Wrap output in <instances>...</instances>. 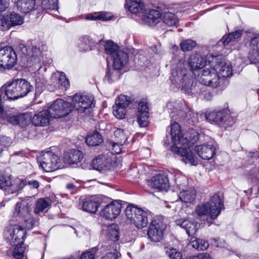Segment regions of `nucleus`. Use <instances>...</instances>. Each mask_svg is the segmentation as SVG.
<instances>
[{"instance_id": "f257e3e1", "label": "nucleus", "mask_w": 259, "mask_h": 259, "mask_svg": "<svg viewBox=\"0 0 259 259\" xmlns=\"http://www.w3.org/2000/svg\"><path fill=\"white\" fill-rule=\"evenodd\" d=\"M170 130L171 140L174 144L171 146V150L182 157V160L185 163L196 165L197 161L190 151V147L198 140V133L191 128L182 136L180 126L177 122L171 124Z\"/></svg>"}, {"instance_id": "f03ea898", "label": "nucleus", "mask_w": 259, "mask_h": 259, "mask_svg": "<svg viewBox=\"0 0 259 259\" xmlns=\"http://www.w3.org/2000/svg\"><path fill=\"white\" fill-rule=\"evenodd\" d=\"M33 87L25 79H16L6 84L0 90V114L3 113L2 96L4 92L9 100H17L26 96L32 91Z\"/></svg>"}, {"instance_id": "7ed1b4c3", "label": "nucleus", "mask_w": 259, "mask_h": 259, "mask_svg": "<svg viewBox=\"0 0 259 259\" xmlns=\"http://www.w3.org/2000/svg\"><path fill=\"white\" fill-rule=\"evenodd\" d=\"M187 63L185 59H180L171 71L170 80L178 88H182L188 94L193 93V81L186 68Z\"/></svg>"}, {"instance_id": "20e7f679", "label": "nucleus", "mask_w": 259, "mask_h": 259, "mask_svg": "<svg viewBox=\"0 0 259 259\" xmlns=\"http://www.w3.org/2000/svg\"><path fill=\"white\" fill-rule=\"evenodd\" d=\"M218 194H214L211 198L210 202L197 205L195 208V213L198 217L209 215L212 220L215 219L220 213L223 207Z\"/></svg>"}, {"instance_id": "39448f33", "label": "nucleus", "mask_w": 259, "mask_h": 259, "mask_svg": "<svg viewBox=\"0 0 259 259\" xmlns=\"http://www.w3.org/2000/svg\"><path fill=\"white\" fill-rule=\"evenodd\" d=\"M125 215L137 228L147 226L148 223L147 213L141 208L128 205L125 210Z\"/></svg>"}, {"instance_id": "423d86ee", "label": "nucleus", "mask_w": 259, "mask_h": 259, "mask_svg": "<svg viewBox=\"0 0 259 259\" xmlns=\"http://www.w3.org/2000/svg\"><path fill=\"white\" fill-rule=\"evenodd\" d=\"M205 117L207 120L222 126L225 128L232 126L235 123V119L227 110L213 111L207 112Z\"/></svg>"}, {"instance_id": "0eeeda50", "label": "nucleus", "mask_w": 259, "mask_h": 259, "mask_svg": "<svg viewBox=\"0 0 259 259\" xmlns=\"http://www.w3.org/2000/svg\"><path fill=\"white\" fill-rule=\"evenodd\" d=\"M4 236L6 241L11 245H18L23 243L26 231L20 225H10L5 229Z\"/></svg>"}, {"instance_id": "6e6552de", "label": "nucleus", "mask_w": 259, "mask_h": 259, "mask_svg": "<svg viewBox=\"0 0 259 259\" xmlns=\"http://www.w3.org/2000/svg\"><path fill=\"white\" fill-rule=\"evenodd\" d=\"M39 166L46 172H52L60 167L58 156L51 151L41 152L38 157Z\"/></svg>"}, {"instance_id": "1a4fd4ad", "label": "nucleus", "mask_w": 259, "mask_h": 259, "mask_svg": "<svg viewBox=\"0 0 259 259\" xmlns=\"http://www.w3.org/2000/svg\"><path fill=\"white\" fill-rule=\"evenodd\" d=\"M40 44H37V42H34L31 44V47H29V49H30L28 52L27 49L25 46L21 44L19 45V47L22 50V53L24 54H26L28 57V61L27 65L28 67H31L34 65L37 66L38 68L40 67V62L41 61V51L39 48Z\"/></svg>"}, {"instance_id": "9d476101", "label": "nucleus", "mask_w": 259, "mask_h": 259, "mask_svg": "<svg viewBox=\"0 0 259 259\" xmlns=\"http://www.w3.org/2000/svg\"><path fill=\"white\" fill-rule=\"evenodd\" d=\"M223 80L220 78L214 67L203 69L198 75V81L200 83L212 88L219 86Z\"/></svg>"}, {"instance_id": "9b49d317", "label": "nucleus", "mask_w": 259, "mask_h": 259, "mask_svg": "<svg viewBox=\"0 0 259 259\" xmlns=\"http://www.w3.org/2000/svg\"><path fill=\"white\" fill-rule=\"evenodd\" d=\"M70 104L62 99H57L48 109L52 118H61L67 115L72 110Z\"/></svg>"}, {"instance_id": "f8f14e48", "label": "nucleus", "mask_w": 259, "mask_h": 259, "mask_svg": "<svg viewBox=\"0 0 259 259\" xmlns=\"http://www.w3.org/2000/svg\"><path fill=\"white\" fill-rule=\"evenodd\" d=\"M17 55L15 51L11 47H5L0 49V66L4 68L10 69L16 63Z\"/></svg>"}, {"instance_id": "ddd939ff", "label": "nucleus", "mask_w": 259, "mask_h": 259, "mask_svg": "<svg viewBox=\"0 0 259 259\" xmlns=\"http://www.w3.org/2000/svg\"><path fill=\"white\" fill-rule=\"evenodd\" d=\"M94 99L92 95L76 94L72 99L73 108L79 113H83L86 109L92 107Z\"/></svg>"}, {"instance_id": "4468645a", "label": "nucleus", "mask_w": 259, "mask_h": 259, "mask_svg": "<svg viewBox=\"0 0 259 259\" xmlns=\"http://www.w3.org/2000/svg\"><path fill=\"white\" fill-rule=\"evenodd\" d=\"M30 212L31 208L28 203L26 201H21L16 203L12 218L14 221L23 223L29 217Z\"/></svg>"}, {"instance_id": "2eb2a0df", "label": "nucleus", "mask_w": 259, "mask_h": 259, "mask_svg": "<svg viewBox=\"0 0 259 259\" xmlns=\"http://www.w3.org/2000/svg\"><path fill=\"white\" fill-rule=\"evenodd\" d=\"M112 153L107 152L99 155L92 161V167L99 171H105L111 168L112 164Z\"/></svg>"}, {"instance_id": "dca6fc26", "label": "nucleus", "mask_w": 259, "mask_h": 259, "mask_svg": "<svg viewBox=\"0 0 259 259\" xmlns=\"http://www.w3.org/2000/svg\"><path fill=\"white\" fill-rule=\"evenodd\" d=\"M121 204L119 200H116L107 204L100 211V216L110 220L115 219L120 214Z\"/></svg>"}, {"instance_id": "f3484780", "label": "nucleus", "mask_w": 259, "mask_h": 259, "mask_svg": "<svg viewBox=\"0 0 259 259\" xmlns=\"http://www.w3.org/2000/svg\"><path fill=\"white\" fill-rule=\"evenodd\" d=\"M167 109L169 110L168 112L170 113V116L172 118H174L175 119H177L176 116H178L180 118L184 117L186 119L189 124H195L198 122V115L197 113H194L191 111H189L187 113L186 116H184L183 112L180 110H178V108L175 107L172 103H168L167 104Z\"/></svg>"}, {"instance_id": "a211bd4d", "label": "nucleus", "mask_w": 259, "mask_h": 259, "mask_svg": "<svg viewBox=\"0 0 259 259\" xmlns=\"http://www.w3.org/2000/svg\"><path fill=\"white\" fill-rule=\"evenodd\" d=\"M148 185L159 190H166L169 186L167 176L164 173H159L152 177L148 182Z\"/></svg>"}, {"instance_id": "6ab92c4d", "label": "nucleus", "mask_w": 259, "mask_h": 259, "mask_svg": "<svg viewBox=\"0 0 259 259\" xmlns=\"http://www.w3.org/2000/svg\"><path fill=\"white\" fill-rule=\"evenodd\" d=\"M164 227L162 223L152 222L149 226L147 235L149 239L154 242L161 240L163 237Z\"/></svg>"}, {"instance_id": "aec40b11", "label": "nucleus", "mask_w": 259, "mask_h": 259, "mask_svg": "<svg viewBox=\"0 0 259 259\" xmlns=\"http://www.w3.org/2000/svg\"><path fill=\"white\" fill-rule=\"evenodd\" d=\"M161 13L158 10L148 9L144 11L142 15L143 23L148 26H154L159 22Z\"/></svg>"}, {"instance_id": "412c9836", "label": "nucleus", "mask_w": 259, "mask_h": 259, "mask_svg": "<svg viewBox=\"0 0 259 259\" xmlns=\"http://www.w3.org/2000/svg\"><path fill=\"white\" fill-rule=\"evenodd\" d=\"M101 204V201L96 196H92L82 200V207L84 211L90 213L96 212Z\"/></svg>"}, {"instance_id": "4be33fe9", "label": "nucleus", "mask_w": 259, "mask_h": 259, "mask_svg": "<svg viewBox=\"0 0 259 259\" xmlns=\"http://www.w3.org/2000/svg\"><path fill=\"white\" fill-rule=\"evenodd\" d=\"M195 151L197 154L205 160L211 159L215 154V148L209 145H203L196 146Z\"/></svg>"}, {"instance_id": "5701e85b", "label": "nucleus", "mask_w": 259, "mask_h": 259, "mask_svg": "<svg viewBox=\"0 0 259 259\" xmlns=\"http://www.w3.org/2000/svg\"><path fill=\"white\" fill-rule=\"evenodd\" d=\"M249 47L253 54H248V59L251 63L255 64L258 61L256 57L259 56V34H255L250 38Z\"/></svg>"}, {"instance_id": "b1692460", "label": "nucleus", "mask_w": 259, "mask_h": 259, "mask_svg": "<svg viewBox=\"0 0 259 259\" xmlns=\"http://www.w3.org/2000/svg\"><path fill=\"white\" fill-rule=\"evenodd\" d=\"M176 224L185 229L189 236L194 235L198 230L197 223L189 220L180 219L176 221Z\"/></svg>"}, {"instance_id": "393cba45", "label": "nucleus", "mask_w": 259, "mask_h": 259, "mask_svg": "<svg viewBox=\"0 0 259 259\" xmlns=\"http://www.w3.org/2000/svg\"><path fill=\"white\" fill-rule=\"evenodd\" d=\"M113 59V66L116 69H122L128 61V56L126 52L120 50L111 57Z\"/></svg>"}, {"instance_id": "a878e982", "label": "nucleus", "mask_w": 259, "mask_h": 259, "mask_svg": "<svg viewBox=\"0 0 259 259\" xmlns=\"http://www.w3.org/2000/svg\"><path fill=\"white\" fill-rule=\"evenodd\" d=\"M50 118L48 110H43L34 115L32 123L35 126H45L49 123Z\"/></svg>"}, {"instance_id": "bb28decb", "label": "nucleus", "mask_w": 259, "mask_h": 259, "mask_svg": "<svg viewBox=\"0 0 259 259\" xmlns=\"http://www.w3.org/2000/svg\"><path fill=\"white\" fill-rule=\"evenodd\" d=\"M83 158V154L81 151L76 149H72L66 152L64 156V160L69 164L77 163Z\"/></svg>"}, {"instance_id": "cd10ccee", "label": "nucleus", "mask_w": 259, "mask_h": 259, "mask_svg": "<svg viewBox=\"0 0 259 259\" xmlns=\"http://www.w3.org/2000/svg\"><path fill=\"white\" fill-rule=\"evenodd\" d=\"M3 110H4L3 109ZM24 120L25 115L24 114L19 115H4V111H3V113L0 114V123H5V121H7L8 122L13 125H17L19 123H23Z\"/></svg>"}, {"instance_id": "c85d7f7f", "label": "nucleus", "mask_w": 259, "mask_h": 259, "mask_svg": "<svg viewBox=\"0 0 259 259\" xmlns=\"http://www.w3.org/2000/svg\"><path fill=\"white\" fill-rule=\"evenodd\" d=\"M220 78L229 77L232 75V67L230 62H221L214 67Z\"/></svg>"}, {"instance_id": "c756f323", "label": "nucleus", "mask_w": 259, "mask_h": 259, "mask_svg": "<svg viewBox=\"0 0 259 259\" xmlns=\"http://www.w3.org/2000/svg\"><path fill=\"white\" fill-rule=\"evenodd\" d=\"M206 62L205 57L199 54H193L189 59V64L192 70L203 68Z\"/></svg>"}, {"instance_id": "7c9ffc66", "label": "nucleus", "mask_w": 259, "mask_h": 259, "mask_svg": "<svg viewBox=\"0 0 259 259\" xmlns=\"http://www.w3.org/2000/svg\"><path fill=\"white\" fill-rule=\"evenodd\" d=\"M0 189L8 191V193H14L19 189L16 184H12L10 179L0 175Z\"/></svg>"}, {"instance_id": "2f4dec72", "label": "nucleus", "mask_w": 259, "mask_h": 259, "mask_svg": "<svg viewBox=\"0 0 259 259\" xmlns=\"http://www.w3.org/2000/svg\"><path fill=\"white\" fill-rule=\"evenodd\" d=\"M35 6V0H18L17 7L22 13H27L32 11Z\"/></svg>"}, {"instance_id": "473e14b6", "label": "nucleus", "mask_w": 259, "mask_h": 259, "mask_svg": "<svg viewBox=\"0 0 259 259\" xmlns=\"http://www.w3.org/2000/svg\"><path fill=\"white\" fill-rule=\"evenodd\" d=\"M180 199L185 203H191L196 198V191L193 188L188 190H182L179 195Z\"/></svg>"}, {"instance_id": "72a5a7b5", "label": "nucleus", "mask_w": 259, "mask_h": 259, "mask_svg": "<svg viewBox=\"0 0 259 259\" xmlns=\"http://www.w3.org/2000/svg\"><path fill=\"white\" fill-rule=\"evenodd\" d=\"M52 200L48 197L38 199L36 202L34 212L35 214H37L43 211L45 209L49 208L52 205Z\"/></svg>"}, {"instance_id": "f704fd0d", "label": "nucleus", "mask_w": 259, "mask_h": 259, "mask_svg": "<svg viewBox=\"0 0 259 259\" xmlns=\"http://www.w3.org/2000/svg\"><path fill=\"white\" fill-rule=\"evenodd\" d=\"M112 15L109 13L99 12L88 14L85 16L88 20H102L108 21L111 19Z\"/></svg>"}, {"instance_id": "c9c22d12", "label": "nucleus", "mask_w": 259, "mask_h": 259, "mask_svg": "<svg viewBox=\"0 0 259 259\" xmlns=\"http://www.w3.org/2000/svg\"><path fill=\"white\" fill-rule=\"evenodd\" d=\"M128 9L133 14H138L145 9V5L141 0H129Z\"/></svg>"}, {"instance_id": "e433bc0d", "label": "nucleus", "mask_w": 259, "mask_h": 259, "mask_svg": "<svg viewBox=\"0 0 259 259\" xmlns=\"http://www.w3.org/2000/svg\"><path fill=\"white\" fill-rule=\"evenodd\" d=\"M161 17L163 22L169 26H176L178 22L177 16L173 13L169 11H164L161 14Z\"/></svg>"}, {"instance_id": "4c0bfd02", "label": "nucleus", "mask_w": 259, "mask_h": 259, "mask_svg": "<svg viewBox=\"0 0 259 259\" xmlns=\"http://www.w3.org/2000/svg\"><path fill=\"white\" fill-rule=\"evenodd\" d=\"M102 142V136L97 131H94L89 134L86 138V143L91 146H97Z\"/></svg>"}, {"instance_id": "58836bf2", "label": "nucleus", "mask_w": 259, "mask_h": 259, "mask_svg": "<svg viewBox=\"0 0 259 259\" xmlns=\"http://www.w3.org/2000/svg\"><path fill=\"white\" fill-rule=\"evenodd\" d=\"M118 227L115 224H112L109 225L106 229V234L108 237L114 242L119 240Z\"/></svg>"}, {"instance_id": "ea45409f", "label": "nucleus", "mask_w": 259, "mask_h": 259, "mask_svg": "<svg viewBox=\"0 0 259 259\" xmlns=\"http://www.w3.org/2000/svg\"><path fill=\"white\" fill-rule=\"evenodd\" d=\"M121 69H122L115 68L113 66L112 68H109L106 72L105 79H106L109 83L118 80L121 74L120 72Z\"/></svg>"}, {"instance_id": "a19ab883", "label": "nucleus", "mask_w": 259, "mask_h": 259, "mask_svg": "<svg viewBox=\"0 0 259 259\" xmlns=\"http://www.w3.org/2000/svg\"><path fill=\"white\" fill-rule=\"evenodd\" d=\"M93 44V40L89 36H83L80 38L78 47L81 52H86L91 50Z\"/></svg>"}, {"instance_id": "79ce46f5", "label": "nucleus", "mask_w": 259, "mask_h": 259, "mask_svg": "<svg viewBox=\"0 0 259 259\" xmlns=\"http://www.w3.org/2000/svg\"><path fill=\"white\" fill-rule=\"evenodd\" d=\"M114 134L117 140L121 143H125L127 142L131 133L127 130L118 128L114 131Z\"/></svg>"}, {"instance_id": "37998d69", "label": "nucleus", "mask_w": 259, "mask_h": 259, "mask_svg": "<svg viewBox=\"0 0 259 259\" xmlns=\"http://www.w3.org/2000/svg\"><path fill=\"white\" fill-rule=\"evenodd\" d=\"M120 50L118 46L112 41L108 40L106 42L105 45V53L111 56V57H112L116 52H118Z\"/></svg>"}, {"instance_id": "c03bdc74", "label": "nucleus", "mask_w": 259, "mask_h": 259, "mask_svg": "<svg viewBox=\"0 0 259 259\" xmlns=\"http://www.w3.org/2000/svg\"><path fill=\"white\" fill-rule=\"evenodd\" d=\"M242 34V31L237 30L233 32L229 33L228 35L223 36L222 41L224 45H227L229 42L235 41L236 39L238 38Z\"/></svg>"}, {"instance_id": "a18cd8bd", "label": "nucleus", "mask_w": 259, "mask_h": 259, "mask_svg": "<svg viewBox=\"0 0 259 259\" xmlns=\"http://www.w3.org/2000/svg\"><path fill=\"white\" fill-rule=\"evenodd\" d=\"M242 34V31L237 30L233 32L229 33L228 35L223 36L222 41L224 45H227L229 42L235 41L236 39L238 38Z\"/></svg>"}, {"instance_id": "49530a36", "label": "nucleus", "mask_w": 259, "mask_h": 259, "mask_svg": "<svg viewBox=\"0 0 259 259\" xmlns=\"http://www.w3.org/2000/svg\"><path fill=\"white\" fill-rule=\"evenodd\" d=\"M242 34V31L237 30L233 32L229 33L228 35L223 36L222 41L224 45H227L229 42L235 41L236 39L238 38Z\"/></svg>"}, {"instance_id": "de8ad7c7", "label": "nucleus", "mask_w": 259, "mask_h": 259, "mask_svg": "<svg viewBox=\"0 0 259 259\" xmlns=\"http://www.w3.org/2000/svg\"><path fill=\"white\" fill-rule=\"evenodd\" d=\"M9 21L11 27L17 25H20L23 23V18L18 14L15 12L9 14Z\"/></svg>"}, {"instance_id": "09e8293b", "label": "nucleus", "mask_w": 259, "mask_h": 259, "mask_svg": "<svg viewBox=\"0 0 259 259\" xmlns=\"http://www.w3.org/2000/svg\"><path fill=\"white\" fill-rule=\"evenodd\" d=\"M191 244L193 248L197 250H202L206 249L209 246V244L207 241L200 239L192 241Z\"/></svg>"}, {"instance_id": "8fccbe9b", "label": "nucleus", "mask_w": 259, "mask_h": 259, "mask_svg": "<svg viewBox=\"0 0 259 259\" xmlns=\"http://www.w3.org/2000/svg\"><path fill=\"white\" fill-rule=\"evenodd\" d=\"M24 220L23 222L22 223L25 226V227L28 229H32L34 227L37 226L39 224L38 219L37 218H32L31 214H29V217Z\"/></svg>"}, {"instance_id": "3c124183", "label": "nucleus", "mask_w": 259, "mask_h": 259, "mask_svg": "<svg viewBox=\"0 0 259 259\" xmlns=\"http://www.w3.org/2000/svg\"><path fill=\"white\" fill-rule=\"evenodd\" d=\"M113 113L118 119H123L126 114V108L115 104L113 106Z\"/></svg>"}, {"instance_id": "603ef678", "label": "nucleus", "mask_w": 259, "mask_h": 259, "mask_svg": "<svg viewBox=\"0 0 259 259\" xmlns=\"http://www.w3.org/2000/svg\"><path fill=\"white\" fill-rule=\"evenodd\" d=\"M55 76L58 77V83L62 89L66 90L69 87V82L64 73L58 72Z\"/></svg>"}, {"instance_id": "864d4df0", "label": "nucleus", "mask_w": 259, "mask_h": 259, "mask_svg": "<svg viewBox=\"0 0 259 259\" xmlns=\"http://www.w3.org/2000/svg\"><path fill=\"white\" fill-rule=\"evenodd\" d=\"M131 101V97L124 95H120L116 99L115 104L126 108L130 105Z\"/></svg>"}, {"instance_id": "5fc2aeb1", "label": "nucleus", "mask_w": 259, "mask_h": 259, "mask_svg": "<svg viewBox=\"0 0 259 259\" xmlns=\"http://www.w3.org/2000/svg\"><path fill=\"white\" fill-rule=\"evenodd\" d=\"M10 28L9 14L7 15H0V29L4 31Z\"/></svg>"}, {"instance_id": "6e6d98bb", "label": "nucleus", "mask_w": 259, "mask_h": 259, "mask_svg": "<svg viewBox=\"0 0 259 259\" xmlns=\"http://www.w3.org/2000/svg\"><path fill=\"white\" fill-rule=\"evenodd\" d=\"M23 245V243L15 245L16 247L14 248L13 255L15 258L21 259L24 256L23 254L25 251V247L22 246Z\"/></svg>"}, {"instance_id": "4d7b16f0", "label": "nucleus", "mask_w": 259, "mask_h": 259, "mask_svg": "<svg viewBox=\"0 0 259 259\" xmlns=\"http://www.w3.org/2000/svg\"><path fill=\"white\" fill-rule=\"evenodd\" d=\"M196 42L195 41L191 39H187L183 41L181 44L180 47L183 51H188L192 50L196 46Z\"/></svg>"}, {"instance_id": "13d9d810", "label": "nucleus", "mask_w": 259, "mask_h": 259, "mask_svg": "<svg viewBox=\"0 0 259 259\" xmlns=\"http://www.w3.org/2000/svg\"><path fill=\"white\" fill-rule=\"evenodd\" d=\"M57 0H42V7L45 10H55L57 7Z\"/></svg>"}, {"instance_id": "bf43d9fd", "label": "nucleus", "mask_w": 259, "mask_h": 259, "mask_svg": "<svg viewBox=\"0 0 259 259\" xmlns=\"http://www.w3.org/2000/svg\"><path fill=\"white\" fill-rule=\"evenodd\" d=\"M149 115V108L147 102L144 101H140L139 103L137 114Z\"/></svg>"}, {"instance_id": "052dcab7", "label": "nucleus", "mask_w": 259, "mask_h": 259, "mask_svg": "<svg viewBox=\"0 0 259 259\" xmlns=\"http://www.w3.org/2000/svg\"><path fill=\"white\" fill-rule=\"evenodd\" d=\"M137 121L140 127H145L149 124V115L137 114Z\"/></svg>"}, {"instance_id": "680f3d73", "label": "nucleus", "mask_w": 259, "mask_h": 259, "mask_svg": "<svg viewBox=\"0 0 259 259\" xmlns=\"http://www.w3.org/2000/svg\"><path fill=\"white\" fill-rule=\"evenodd\" d=\"M166 254L171 259H178L182 257L181 253L174 248H165Z\"/></svg>"}, {"instance_id": "e2e57ef3", "label": "nucleus", "mask_w": 259, "mask_h": 259, "mask_svg": "<svg viewBox=\"0 0 259 259\" xmlns=\"http://www.w3.org/2000/svg\"><path fill=\"white\" fill-rule=\"evenodd\" d=\"M96 253V250L95 249H92L91 250L82 253L80 259H95Z\"/></svg>"}, {"instance_id": "0e129e2a", "label": "nucleus", "mask_w": 259, "mask_h": 259, "mask_svg": "<svg viewBox=\"0 0 259 259\" xmlns=\"http://www.w3.org/2000/svg\"><path fill=\"white\" fill-rule=\"evenodd\" d=\"M120 255V253L117 249H115L114 252H110L107 253L102 259H118Z\"/></svg>"}, {"instance_id": "69168bd1", "label": "nucleus", "mask_w": 259, "mask_h": 259, "mask_svg": "<svg viewBox=\"0 0 259 259\" xmlns=\"http://www.w3.org/2000/svg\"><path fill=\"white\" fill-rule=\"evenodd\" d=\"M112 152L114 154H119L122 151V143H113L112 144Z\"/></svg>"}, {"instance_id": "338daca9", "label": "nucleus", "mask_w": 259, "mask_h": 259, "mask_svg": "<svg viewBox=\"0 0 259 259\" xmlns=\"http://www.w3.org/2000/svg\"><path fill=\"white\" fill-rule=\"evenodd\" d=\"M190 259H212L209 254L207 253H200L196 255H194L190 258Z\"/></svg>"}, {"instance_id": "774afa93", "label": "nucleus", "mask_w": 259, "mask_h": 259, "mask_svg": "<svg viewBox=\"0 0 259 259\" xmlns=\"http://www.w3.org/2000/svg\"><path fill=\"white\" fill-rule=\"evenodd\" d=\"M10 0H0V12L5 11L9 7Z\"/></svg>"}]
</instances>
